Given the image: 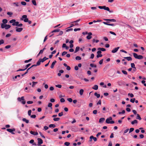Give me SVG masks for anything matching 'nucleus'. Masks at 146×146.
<instances>
[{
	"label": "nucleus",
	"mask_w": 146,
	"mask_h": 146,
	"mask_svg": "<svg viewBox=\"0 0 146 146\" xmlns=\"http://www.w3.org/2000/svg\"><path fill=\"white\" fill-rule=\"evenodd\" d=\"M98 8L100 9H104L105 10L108 11L110 13H113V11L112 10L110 11L109 8L108 7H106V6H99Z\"/></svg>",
	"instance_id": "f257e3e1"
},
{
	"label": "nucleus",
	"mask_w": 146,
	"mask_h": 146,
	"mask_svg": "<svg viewBox=\"0 0 146 146\" xmlns=\"http://www.w3.org/2000/svg\"><path fill=\"white\" fill-rule=\"evenodd\" d=\"M133 56L136 59H141L143 58V56L141 55H138L136 53H133Z\"/></svg>",
	"instance_id": "f03ea898"
},
{
	"label": "nucleus",
	"mask_w": 146,
	"mask_h": 146,
	"mask_svg": "<svg viewBox=\"0 0 146 146\" xmlns=\"http://www.w3.org/2000/svg\"><path fill=\"white\" fill-rule=\"evenodd\" d=\"M112 119V118L111 117H109V118H107L106 121V123H110V124H113L114 123H115V122L113 121H111Z\"/></svg>",
	"instance_id": "7ed1b4c3"
},
{
	"label": "nucleus",
	"mask_w": 146,
	"mask_h": 146,
	"mask_svg": "<svg viewBox=\"0 0 146 146\" xmlns=\"http://www.w3.org/2000/svg\"><path fill=\"white\" fill-rule=\"evenodd\" d=\"M17 100L19 102H21V103L23 104H25L26 103V101L25 100L24 96H22L21 98H18Z\"/></svg>",
	"instance_id": "20e7f679"
},
{
	"label": "nucleus",
	"mask_w": 146,
	"mask_h": 146,
	"mask_svg": "<svg viewBox=\"0 0 146 146\" xmlns=\"http://www.w3.org/2000/svg\"><path fill=\"white\" fill-rule=\"evenodd\" d=\"M27 15H24L22 16V18H21V20H23V19L24 21L25 22H27L29 20L27 18Z\"/></svg>",
	"instance_id": "39448f33"
},
{
	"label": "nucleus",
	"mask_w": 146,
	"mask_h": 146,
	"mask_svg": "<svg viewBox=\"0 0 146 146\" xmlns=\"http://www.w3.org/2000/svg\"><path fill=\"white\" fill-rule=\"evenodd\" d=\"M37 140L38 143L37 145L38 146L40 145V144H42L43 143L42 140L40 138H38L37 139Z\"/></svg>",
	"instance_id": "423d86ee"
},
{
	"label": "nucleus",
	"mask_w": 146,
	"mask_h": 146,
	"mask_svg": "<svg viewBox=\"0 0 146 146\" xmlns=\"http://www.w3.org/2000/svg\"><path fill=\"white\" fill-rule=\"evenodd\" d=\"M7 130L8 131L11 133L13 134H15L13 132V131H15V128H13V129H7Z\"/></svg>",
	"instance_id": "0eeeda50"
},
{
	"label": "nucleus",
	"mask_w": 146,
	"mask_h": 146,
	"mask_svg": "<svg viewBox=\"0 0 146 146\" xmlns=\"http://www.w3.org/2000/svg\"><path fill=\"white\" fill-rule=\"evenodd\" d=\"M92 35V33L91 32H90L88 33V35L87 37L86 38L88 39L89 40L91 39L92 37L91 36V35Z\"/></svg>",
	"instance_id": "6e6552de"
},
{
	"label": "nucleus",
	"mask_w": 146,
	"mask_h": 146,
	"mask_svg": "<svg viewBox=\"0 0 146 146\" xmlns=\"http://www.w3.org/2000/svg\"><path fill=\"white\" fill-rule=\"evenodd\" d=\"M124 82L122 80H119L117 82L119 86H122L124 84Z\"/></svg>",
	"instance_id": "1a4fd4ad"
},
{
	"label": "nucleus",
	"mask_w": 146,
	"mask_h": 146,
	"mask_svg": "<svg viewBox=\"0 0 146 146\" xmlns=\"http://www.w3.org/2000/svg\"><path fill=\"white\" fill-rule=\"evenodd\" d=\"M119 47L115 48L113 49L112 51L111 52L113 53H114L117 52L118 49L119 48Z\"/></svg>",
	"instance_id": "9d476101"
},
{
	"label": "nucleus",
	"mask_w": 146,
	"mask_h": 146,
	"mask_svg": "<svg viewBox=\"0 0 146 146\" xmlns=\"http://www.w3.org/2000/svg\"><path fill=\"white\" fill-rule=\"evenodd\" d=\"M16 31L17 32H21L23 29L22 28H18L17 27H16Z\"/></svg>",
	"instance_id": "9b49d317"
},
{
	"label": "nucleus",
	"mask_w": 146,
	"mask_h": 146,
	"mask_svg": "<svg viewBox=\"0 0 146 146\" xmlns=\"http://www.w3.org/2000/svg\"><path fill=\"white\" fill-rule=\"evenodd\" d=\"M30 133L31 134L34 135H37L38 134V133L37 132H35L32 131H30Z\"/></svg>",
	"instance_id": "f8f14e48"
},
{
	"label": "nucleus",
	"mask_w": 146,
	"mask_h": 146,
	"mask_svg": "<svg viewBox=\"0 0 146 146\" xmlns=\"http://www.w3.org/2000/svg\"><path fill=\"white\" fill-rule=\"evenodd\" d=\"M56 62V60H54V61H53L52 62V63L51 64V65L50 66V68H51L52 69L53 68L54 65Z\"/></svg>",
	"instance_id": "ddd939ff"
},
{
	"label": "nucleus",
	"mask_w": 146,
	"mask_h": 146,
	"mask_svg": "<svg viewBox=\"0 0 146 146\" xmlns=\"http://www.w3.org/2000/svg\"><path fill=\"white\" fill-rule=\"evenodd\" d=\"M104 20L106 21H110L111 22H115L116 21L115 19H104Z\"/></svg>",
	"instance_id": "4468645a"
},
{
	"label": "nucleus",
	"mask_w": 146,
	"mask_h": 146,
	"mask_svg": "<svg viewBox=\"0 0 146 146\" xmlns=\"http://www.w3.org/2000/svg\"><path fill=\"white\" fill-rule=\"evenodd\" d=\"M124 58L126 59L128 61H131L132 60V58L130 56L125 57Z\"/></svg>",
	"instance_id": "2eb2a0df"
},
{
	"label": "nucleus",
	"mask_w": 146,
	"mask_h": 146,
	"mask_svg": "<svg viewBox=\"0 0 146 146\" xmlns=\"http://www.w3.org/2000/svg\"><path fill=\"white\" fill-rule=\"evenodd\" d=\"M42 61V62H43L48 59V58H46V57H44L42 59H40Z\"/></svg>",
	"instance_id": "dca6fc26"
},
{
	"label": "nucleus",
	"mask_w": 146,
	"mask_h": 146,
	"mask_svg": "<svg viewBox=\"0 0 146 146\" xmlns=\"http://www.w3.org/2000/svg\"><path fill=\"white\" fill-rule=\"evenodd\" d=\"M92 88L96 90H97L98 89V86L97 85H95Z\"/></svg>",
	"instance_id": "f3484780"
},
{
	"label": "nucleus",
	"mask_w": 146,
	"mask_h": 146,
	"mask_svg": "<svg viewBox=\"0 0 146 146\" xmlns=\"http://www.w3.org/2000/svg\"><path fill=\"white\" fill-rule=\"evenodd\" d=\"M105 119L104 118H100L99 120V122L100 123H102L105 120Z\"/></svg>",
	"instance_id": "a211bd4d"
},
{
	"label": "nucleus",
	"mask_w": 146,
	"mask_h": 146,
	"mask_svg": "<svg viewBox=\"0 0 146 146\" xmlns=\"http://www.w3.org/2000/svg\"><path fill=\"white\" fill-rule=\"evenodd\" d=\"M62 48H65L67 50L68 49L69 47L66 46V44L65 43L63 44L62 46Z\"/></svg>",
	"instance_id": "6ab92c4d"
},
{
	"label": "nucleus",
	"mask_w": 146,
	"mask_h": 146,
	"mask_svg": "<svg viewBox=\"0 0 146 146\" xmlns=\"http://www.w3.org/2000/svg\"><path fill=\"white\" fill-rule=\"evenodd\" d=\"M64 72V71L63 70H60L59 71V73L58 74V75L59 76L61 75V73H62Z\"/></svg>",
	"instance_id": "aec40b11"
},
{
	"label": "nucleus",
	"mask_w": 146,
	"mask_h": 146,
	"mask_svg": "<svg viewBox=\"0 0 146 146\" xmlns=\"http://www.w3.org/2000/svg\"><path fill=\"white\" fill-rule=\"evenodd\" d=\"M22 121L24 122H25L26 123H29V120L26 119L25 118H23L22 119Z\"/></svg>",
	"instance_id": "412c9836"
},
{
	"label": "nucleus",
	"mask_w": 146,
	"mask_h": 146,
	"mask_svg": "<svg viewBox=\"0 0 146 146\" xmlns=\"http://www.w3.org/2000/svg\"><path fill=\"white\" fill-rule=\"evenodd\" d=\"M80 50V47L79 46H77L76 47L75 50L74 51V53H76L78 51Z\"/></svg>",
	"instance_id": "4be33fe9"
},
{
	"label": "nucleus",
	"mask_w": 146,
	"mask_h": 146,
	"mask_svg": "<svg viewBox=\"0 0 146 146\" xmlns=\"http://www.w3.org/2000/svg\"><path fill=\"white\" fill-rule=\"evenodd\" d=\"M41 62H42V61L40 59L36 63V64L37 66H39V65H40V64Z\"/></svg>",
	"instance_id": "5701e85b"
},
{
	"label": "nucleus",
	"mask_w": 146,
	"mask_h": 146,
	"mask_svg": "<svg viewBox=\"0 0 146 146\" xmlns=\"http://www.w3.org/2000/svg\"><path fill=\"white\" fill-rule=\"evenodd\" d=\"M6 24L2 23L1 25V27L2 29L5 28Z\"/></svg>",
	"instance_id": "b1692460"
},
{
	"label": "nucleus",
	"mask_w": 146,
	"mask_h": 146,
	"mask_svg": "<svg viewBox=\"0 0 146 146\" xmlns=\"http://www.w3.org/2000/svg\"><path fill=\"white\" fill-rule=\"evenodd\" d=\"M136 118L139 120H141V117L138 114H137V117Z\"/></svg>",
	"instance_id": "393cba45"
},
{
	"label": "nucleus",
	"mask_w": 146,
	"mask_h": 146,
	"mask_svg": "<svg viewBox=\"0 0 146 146\" xmlns=\"http://www.w3.org/2000/svg\"><path fill=\"white\" fill-rule=\"evenodd\" d=\"M94 94L97 98H99L100 96V95L99 94H98L97 92L95 93Z\"/></svg>",
	"instance_id": "a878e982"
},
{
	"label": "nucleus",
	"mask_w": 146,
	"mask_h": 146,
	"mask_svg": "<svg viewBox=\"0 0 146 146\" xmlns=\"http://www.w3.org/2000/svg\"><path fill=\"white\" fill-rule=\"evenodd\" d=\"M11 27V26L9 25H6L5 29H8L10 28Z\"/></svg>",
	"instance_id": "bb28decb"
},
{
	"label": "nucleus",
	"mask_w": 146,
	"mask_h": 146,
	"mask_svg": "<svg viewBox=\"0 0 146 146\" xmlns=\"http://www.w3.org/2000/svg\"><path fill=\"white\" fill-rule=\"evenodd\" d=\"M49 127L50 128L52 127L54 128L56 127V125L55 124H51L49 125Z\"/></svg>",
	"instance_id": "cd10ccee"
},
{
	"label": "nucleus",
	"mask_w": 146,
	"mask_h": 146,
	"mask_svg": "<svg viewBox=\"0 0 146 146\" xmlns=\"http://www.w3.org/2000/svg\"><path fill=\"white\" fill-rule=\"evenodd\" d=\"M52 104L51 103H49L48 104V106L49 107H50L51 109H52Z\"/></svg>",
	"instance_id": "c85d7f7f"
},
{
	"label": "nucleus",
	"mask_w": 146,
	"mask_h": 146,
	"mask_svg": "<svg viewBox=\"0 0 146 146\" xmlns=\"http://www.w3.org/2000/svg\"><path fill=\"white\" fill-rule=\"evenodd\" d=\"M32 3L35 6L37 5L36 3L35 0H32Z\"/></svg>",
	"instance_id": "c756f323"
},
{
	"label": "nucleus",
	"mask_w": 146,
	"mask_h": 146,
	"mask_svg": "<svg viewBox=\"0 0 146 146\" xmlns=\"http://www.w3.org/2000/svg\"><path fill=\"white\" fill-rule=\"evenodd\" d=\"M137 123V120L135 119V120H134L133 121H132L131 122V123L133 125L135 123Z\"/></svg>",
	"instance_id": "7c9ffc66"
},
{
	"label": "nucleus",
	"mask_w": 146,
	"mask_h": 146,
	"mask_svg": "<svg viewBox=\"0 0 146 146\" xmlns=\"http://www.w3.org/2000/svg\"><path fill=\"white\" fill-rule=\"evenodd\" d=\"M60 118L59 117L54 118L53 120L54 121H58L60 120Z\"/></svg>",
	"instance_id": "2f4dec72"
},
{
	"label": "nucleus",
	"mask_w": 146,
	"mask_h": 146,
	"mask_svg": "<svg viewBox=\"0 0 146 146\" xmlns=\"http://www.w3.org/2000/svg\"><path fill=\"white\" fill-rule=\"evenodd\" d=\"M7 20L6 19H3L2 21V22L3 24H6L7 23Z\"/></svg>",
	"instance_id": "473e14b6"
},
{
	"label": "nucleus",
	"mask_w": 146,
	"mask_h": 146,
	"mask_svg": "<svg viewBox=\"0 0 146 146\" xmlns=\"http://www.w3.org/2000/svg\"><path fill=\"white\" fill-rule=\"evenodd\" d=\"M98 50H101V51H106V49L104 48H98Z\"/></svg>",
	"instance_id": "72a5a7b5"
},
{
	"label": "nucleus",
	"mask_w": 146,
	"mask_h": 146,
	"mask_svg": "<svg viewBox=\"0 0 146 146\" xmlns=\"http://www.w3.org/2000/svg\"><path fill=\"white\" fill-rule=\"evenodd\" d=\"M84 90L82 89H81L80 90V95H82L83 94Z\"/></svg>",
	"instance_id": "f704fd0d"
},
{
	"label": "nucleus",
	"mask_w": 146,
	"mask_h": 146,
	"mask_svg": "<svg viewBox=\"0 0 146 146\" xmlns=\"http://www.w3.org/2000/svg\"><path fill=\"white\" fill-rule=\"evenodd\" d=\"M93 137V136L91 135L90 137V139L89 140V142H91L92 141V139Z\"/></svg>",
	"instance_id": "c9c22d12"
},
{
	"label": "nucleus",
	"mask_w": 146,
	"mask_h": 146,
	"mask_svg": "<svg viewBox=\"0 0 146 146\" xmlns=\"http://www.w3.org/2000/svg\"><path fill=\"white\" fill-rule=\"evenodd\" d=\"M90 66L92 67H94L96 68L97 67V66L96 65H94V64H90Z\"/></svg>",
	"instance_id": "e433bc0d"
},
{
	"label": "nucleus",
	"mask_w": 146,
	"mask_h": 146,
	"mask_svg": "<svg viewBox=\"0 0 146 146\" xmlns=\"http://www.w3.org/2000/svg\"><path fill=\"white\" fill-rule=\"evenodd\" d=\"M60 31V30L59 29H55L54 30H53V31H52L51 33H54V32H59Z\"/></svg>",
	"instance_id": "4c0bfd02"
},
{
	"label": "nucleus",
	"mask_w": 146,
	"mask_h": 146,
	"mask_svg": "<svg viewBox=\"0 0 146 146\" xmlns=\"http://www.w3.org/2000/svg\"><path fill=\"white\" fill-rule=\"evenodd\" d=\"M75 59L76 60H80L81 59V58L79 56H77L76 57Z\"/></svg>",
	"instance_id": "58836bf2"
},
{
	"label": "nucleus",
	"mask_w": 146,
	"mask_h": 146,
	"mask_svg": "<svg viewBox=\"0 0 146 146\" xmlns=\"http://www.w3.org/2000/svg\"><path fill=\"white\" fill-rule=\"evenodd\" d=\"M37 83H38V82H33V84H32V87H33L35 85V84H37Z\"/></svg>",
	"instance_id": "ea45409f"
},
{
	"label": "nucleus",
	"mask_w": 146,
	"mask_h": 146,
	"mask_svg": "<svg viewBox=\"0 0 146 146\" xmlns=\"http://www.w3.org/2000/svg\"><path fill=\"white\" fill-rule=\"evenodd\" d=\"M134 130V128H131L129 130V133H130L132 132Z\"/></svg>",
	"instance_id": "a19ab883"
},
{
	"label": "nucleus",
	"mask_w": 146,
	"mask_h": 146,
	"mask_svg": "<svg viewBox=\"0 0 146 146\" xmlns=\"http://www.w3.org/2000/svg\"><path fill=\"white\" fill-rule=\"evenodd\" d=\"M135 100V98H132V99H131V100H130V101L131 102H132V103H133L134 102Z\"/></svg>",
	"instance_id": "79ce46f5"
},
{
	"label": "nucleus",
	"mask_w": 146,
	"mask_h": 146,
	"mask_svg": "<svg viewBox=\"0 0 146 146\" xmlns=\"http://www.w3.org/2000/svg\"><path fill=\"white\" fill-rule=\"evenodd\" d=\"M43 50H40L39 53L37 55V56H38L40 54H42L43 53Z\"/></svg>",
	"instance_id": "37998d69"
},
{
	"label": "nucleus",
	"mask_w": 146,
	"mask_h": 146,
	"mask_svg": "<svg viewBox=\"0 0 146 146\" xmlns=\"http://www.w3.org/2000/svg\"><path fill=\"white\" fill-rule=\"evenodd\" d=\"M102 56V54H98L96 56V57L97 58H99L100 57H101Z\"/></svg>",
	"instance_id": "c03bdc74"
},
{
	"label": "nucleus",
	"mask_w": 146,
	"mask_h": 146,
	"mask_svg": "<svg viewBox=\"0 0 146 146\" xmlns=\"http://www.w3.org/2000/svg\"><path fill=\"white\" fill-rule=\"evenodd\" d=\"M131 68H135V65L134 63H131Z\"/></svg>",
	"instance_id": "a18cd8bd"
},
{
	"label": "nucleus",
	"mask_w": 146,
	"mask_h": 146,
	"mask_svg": "<svg viewBox=\"0 0 146 146\" xmlns=\"http://www.w3.org/2000/svg\"><path fill=\"white\" fill-rule=\"evenodd\" d=\"M32 60V59H30L28 60H25V61L24 62L25 63H27L31 61Z\"/></svg>",
	"instance_id": "49530a36"
},
{
	"label": "nucleus",
	"mask_w": 146,
	"mask_h": 146,
	"mask_svg": "<svg viewBox=\"0 0 146 146\" xmlns=\"http://www.w3.org/2000/svg\"><path fill=\"white\" fill-rule=\"evenodd\" d=\"M67 100L70 102H71L72 101V100L71 98H69L67 99Z\"/></svg>",
	"instance_id": "de8ad7c7"
},
{
	"label": "nucleus",
	"mask_w": 146,
	"mask_h": 146,
	"mask_svg": "<svg viewBox=\"0 0 146 146\" xmlns=\"http://www.w3.org/2000/svg\"><path fill=\"white\" fill-rule=\"evenodd\" d=\"M13 4L15 5L17 7H18L19 6V3L18 2H14L13 3Z\"/></svg>",
	"instance_id": "09e8293b"
},
{
	"label": "nucleus",
	"mask_w": 146,
	"mask_h": 146,
	"mask_svg": "<svg viewBox=\"0 0 146 146\" xmlns=\"http://www.w3.org/2000/svg\"><path fill=\"white\" fill-rule=\"evenodd\" d=\"M31 65V64H29L25 66V69H26V70L27 69V68L29 67Z\"/></svg>",
	"instance_id": "8fccbe9b"
},
{
	"label": "nucleus",
	"mask_w": 146,
	"mask_h": 146,
	"mask_svg": "<svg viewBox=\"0 0 146 146\" xmlns=\"http://www.w3.org/2000/svg\"><path fill=\"white\" fill-rule=\"evenodd\" d=\"M92 131L93 132L96 133L98 131V130L96 128H94L93 129Z\"/></svg>",
	"instance_id": "3c124183"
},
{
	"label": "nucleus",
	"mask_w": 146,
	"mask_h": 146,
	"mask_svg": "<svg viewBox=\"0 0 146 146\" xmlns=\"http://www.w3.org/2000/svg\"><path fill=\"white\" fill-rule=\"evenodd\" d=\"M39 134L42 137H43V138H44V139L45 138V136L44 135H43V134H42V133L41 132H39Z\"/></svg>",
	"instance_id": "603ef678"
},
{
	"label": "nucleus",
	"mask_w": 146,
	"mask_h": 146,
	"mask_svg": "<svg viewBox=\"0 0 146 146\" xmlns=\"http://www.w3.org/2000/svg\"><path fill=\"white\" fill-rule=\"evenodd\" d=\"M64 144L65 145H66L67 146H68L70 145V143H69L68 142H66L64 143Z\"/></svg>",
	"instance_id": "864d4df0"
},
{
	"label": "nucleus",
	"mask_w": 146,
	"mask_h": 146,
	"mask_svg": "<svg viewBox=\"0 0 146 146\" xmlns=\"http://www.w3.org/2000/svg\"><path fill=\"white\" fill-rule=\"evenodd\" d=\"M122 72L124 74L127 75V72L126 71L122 70Z\"/></svg>",
	"instance_id": "5fc2aeb1"
},
{
	"label": "nucleus",
	"mask_w": 146,
	"mask_h": 146,
	"mask_svg": "<svg viewBox=\"0 0 146 146\" xmlns=\"http://www.w3.org/2000/svg\"><path fill=\"white\" fill-rule=\"evenodd\" d=\"M21 4L23 5H26V3L24 1H22L21 2Z\"/></svg>",
	"instance_id": "6e6d98bb"
},
{
	"label": "nucleus",
	"mask_w": 146,
	"mask_h": 146,
	"mask_svg": "<svg viewBox=\"0 0 146 146\" xmlns=\"http://www.w3.org/2000/svg\"><path fill=\"white\" fill-rule=\"evenodd\" d=\"M15 19H12L10 20L9 21V22L10 23H13L15 22Z\"/></svg>",
	"instance_id": "4d7b16f0"
},
{
	"label": "nucleus",
	"mask_w": 146,
	"mask_h": 146,
	"mask_svg": "<svg viewBox=\"0 0 146 146\" xmlns=\"http://www.w3.org/2000/svg\"><path fill=\"white\" fill-rule=\"evenodd\" d=\"M63 115V113L62 112L59 113L58 115L59 117H61Z\"/></svg>",
	"instance_id": "13d9d810"
},
{
	"label": "nucleus",
	"mask_w": 146,
	"mask_h": 146,
	"mask_svg": "<svg viewBox=\"0 0 146 146\" xmlns=\"http://www.w3.org/2000/svg\"><path fill=\"white\" fill-rule=\"evenodd\" d=\"M67 52H66L64 51L62 53V56H63L65 55V54H67Z\"/></svg>",
	"instance_id": "bf43d9fd"
},
{
	"label": "nucleus",
	"mask_w": 146,
	"mask_h": 146,
	"mask_svg": "<svg viewBox=\"0 0 146 146\" xmlns=\"http://www.w3.org/2000/svg\"><path fill=\"white\" fill-rule=\"evenodd\" d=\"M128 95L131 98H133L134 96V95H133V94L132 93H131V94L129 93L128 94Z\"/></svg>",
	"instance_id": "052dcab7"
},
{
	"label": "nucleus",
	"mask_w": 146,
	"mask_h": 146,
	"mask_svg": "<svg viewBox=\"0 0 146 146\" xmlns=\"http://www.w3.org/2000/svg\"><path fill=\"white\" fill-rule=\"evenodd\" d=\"M56 86L59 88H61L62 87V85L60 84H58L56 85Z\"/></svg>",
	"instance_id": "680f3d73"
},
{
	"label": "nucleus",
	"mask_w": 146,
	"mask_h": 146,
	"mask_svg": "<svg viewBox=\"0 0 146 146\" xmlns=\"http://www.w3.org/2000/svg\"><path fill=\"white\" fill-rule=\"evenodd\" d=\"M92 42H95L96 43H97L99 42V40H95V39H94L92 40Z\"/></svg>",
	"instance_id": "e2e57ef3"
},
{
	"label": "nucleus",
	"mask_w": 146,
	"mask_h": 146,
	"mask_svg": "<svg viewBox=\"0 0 146 146\" xmlns=\"http://www.w3.org/2000/svg\"><path fill=\"white\" fill-rule=\"evenodd\" d=\"M94 54H92L91 55V57H90V58L91 59H93L94 58Z\"/></svg>",
	"instance_id": "0e129e2a"
},
{
	"label": "nucleus",
	"mask_w": 146,
	"mask_h": 146,
	"mask_svg": "<svg viewBox=\"0 0 146 146\" xmlns=\"http://www.w3.org/2000/svg\"><path fill=\"white\" fill-rule=\"evenodd\" d=\"M97 110H94L93 111V114H97Z\"/></svg>",
	"instance_id": "69168bd1"
},
{
	"label": "nucleus",
	"mask_w": 146,
	"mask_h": 146,
	"mask_svg": "<svg viewBox=\"0 0 146 146\" xmlns=\"http://www.w3.org/2000/svg\"><path fill=\"white\" fill-rule=\"evenodd\" d=\"M27 103L28 104H33V102L32 101H28L27 102Z\"/></svg>",
	"instance_id": "338daca9"
},
{
	"label": "nucleus",
	"mask_w": 146,
	"mask_h": 146,
	"mask_svg": "<svg viewBox=\"0 0 146 146\" xmlns=\"http://www.w3.org/2000/svg\"><path fill=\"white\" fill-rule=\"evenodd\" d=\"M60 101L61 102H65V100L63 98H61L60 100Z\"/></svg>",
	"instance_id": "774afa93"
}]
</instances>
